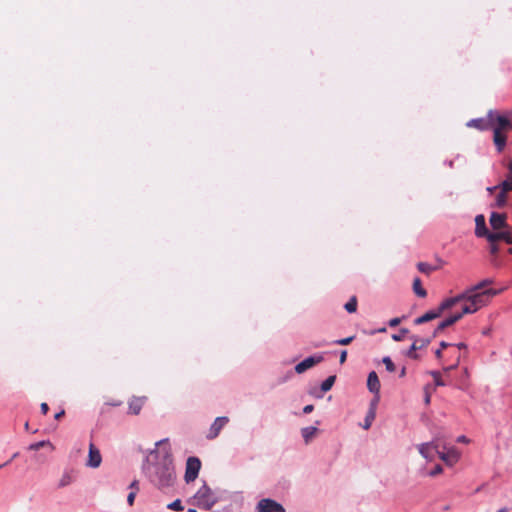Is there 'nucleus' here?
<instances>
[{
    "mask_svg": "<svg viewBox=\"0 0 512 512\" xmlns=\"http://www.w3.org/2000/svg\"><path fill=\"white\" fill-rule=\"evenodd\" d=\"M437 455L449 466L454 465L459 459V453L454 448L449 449L447 452L438 449Z\"/></svg>",
    "mask_w": 512,
    "mask_h": 512,
    "instance_id": "ddd939ff",
    "label": "nucleus"
},
{
    "mask_svg": "<svg viewBox=\"0 0 512 512\" xmlns=\"http://www.w3.org/2000/svg\"><path fill=\"white\" fill-rule=\"evenodd\" d=\"M493 141L496 149L501 152L506 145V135L500 131V128H493Z\"/></svg>",
    "mask_w": 512,
    "mask_h": 512,
    "instance_id": "412c9836",
    "label": "nucleus"
},
{
    "mask_svg": "<svg viewBox=\"0 0 512 512\" xmlns=\"http://www.w3.org/2000/svg\"><path fill=\"white\" fill-rule=\"evenodd\" d=\"M462 294L463 301L470 302L477 311L488 303L484 291L474 290L473 287L466 289Z\"/></svg>",
    "mask_w": 512,
    "mask_h": 512,
    "instance_id": "7ed1b4c3",
    "label": "nucleus"
},
{
    "mask_svg": "<svg viewBox=\"0 0 512 512\" xmlns=\"http://www.w3.org/2000/svg\"><path fill=\"white\" fill-rule=\"evenodd\" d=\"M497 188H498L497 186H494V187H488V188H487V190H488L489 192H491V193H492V192H493L494 190H496Z\"/></svg>",
    "mask_w": 512,
    "mask_h": 512,
    "instance_id": "bf43d9fd",
    "label": "nucleus"
},
{
    "mask_svg": "<svg viewBox=\"0 0 512 512\" xmlns=\"http://www.w3.org/2000/svg\"><path fill=\"white\" fill-rule=\"evenodd\" d=\"M9 463H10V461H7L5 463L0 464V469H2L3 467L7 466Z\"/></svg>",
    "mask_w": 512,
    "mask_h": 512,
    "instance_id": "680f3d73",
    "label": "nucleus"
},
{
    "mask_svg": "<svg viewBox=\"0 0 512 512\" xmlns=\"http://www.w3.org/2000/svg\"><path fill=\"white\" fill-rule=\"evenodd\" d=\"M485 295H486V298L487 300L489 301V299L497 294H499L501 292V290H496V289H486V290H483Z\"/></svg>",
    "mask_w": 512,
    "mask_h": 512,
    "instance_id": "ea45409f",
    "label": "nucleus"
},
{
    "mask_svg": "<svg viewBox=\"0 0 512 512\" xmlns=\"http://www.w3.org/2000/svg\"><path fill=\"white\" fill-rule=\"evenodd\" d=\"M18 455H19V453H18V452L14 453V454L12 455V457H10V460H9V461L11 462L13 459H15L16 457H18Z\"/></svg>",
    "mask_w": 512,
    "mask_h": 512,
    "instance_id": "052dcab7",
    "label": "nucleus"
},
{
    "mask_svg": "<svg viewBox=\"0 0 512 512\" xmlns=\"http://www.w3.org/2000/svg\"><path fill=\"white\" fill-rule=\"evenodd\" d=\"M443 469L441 465H436L429 473L430 476H436L442 473Z\"/></svg>",
    "mask_w": 512,
    "mask_h": 512,
    "instance_id": "37998d69",
    "label": "nucleus"
},
{
    "mask_svg": "<svg viewBox=\"0 0 512 512\" xmlns=\"http://www.w3.org/2000/svg\"><path fill=\"white\" fill-rule=\"evenodd\" d=\"M461 319V314H453L450 317L446 318L445 320L441 321L436 329L433 332L432 338L436 337L440 332H442L445 328L453 325L457 321Z\"/></svg>",
    "mask_w": 512,
    "mask_h": 512,
    "instance_id": "4468645a",
    "label": "nucleus"
},
{
    "mask_svg": "<svg viewBox=\"0 0 512 512\" xmlns=\"http://www.w3.org/2000/svg\"><path fill=\"white\" fill-rule=\"evenodd\" d=\"M451 345H452L451 343H448V342H445V341H441L440 344H439L440 348L435 351V357L437 359H441L442 358L443 349H446L447 347H449Z\"/></svg>",
    "mask_w": 512,
    "mask_h": 512,
    "instance_id": "c9c22d12",
    "label": "nucleus"
},
{
    "mask_svg": "<svg viewBox=\"0 0 512 512\" xmlns=\"http://www.w3.org/2000/svg\"><path fill=\"white\" fill-rule=\"evenodd\" d=\"M463 297L464 296L461 293V294H458L455 297H450V298H447L444 301H442L441 304L438 306V309H439L440 313L442 314L444 311L453 308L458 303L463 302Z\"/></svg>",
    "mask_w": 512,
    "mask_h": 512,
    "instance_id": "dca6fc26",
    "label": "nucleus"
},
{
    "mask_svg": "<svg viewBox=\"0 0 512 512\" xmlns=\"http://www.w3.org/2000/svg\"><path fill=\"white\" fill-rule=\"evenodd\" d=\"M401 322V319L400 318H392L390 321H389V326L390 327H396L400 324Z\"/></svg>",
    "mask_w": 512,
    "mask_h": 512,
    "instance_id": "49530a36",
    "label": "nucleus"
},
{
    "mask_svg": "<svg viewBox=\"0 0 512 512\" xmlns=\"http://www.w3.org/2000/svg\"><path fill=\"white\" fill-rule=\"evenodd\" d=\"M353 339H354V336H350V337L335 340L333 343L337 344V345H348L353 341Z\"/></svg>",
    "mask_w": 512,
    "mask_h": 512,
    "instance_id": "58836bf2",
    "label": "nucleus"
},
{
    "mask_svg": "<svg viewBox=\"0 0 512 512\" xmlns=\"http://www.w3.org/2000/svg\"><path fill=\"white\" fill-rule=\"evenodd\" d=\"M444 264H445V262L442 259H440V258L436 259V265L435 266H439V268H440Z\"/></svg>",
    "mask_w": 512,
    "mask_h": 512,
    "instance_id": "5fc2aeb1",
    "label": "nucleus"
},
{
    "mask_svg": "<svg viewBox=\"0 0 512 512\" xmlns=\"http://www.w3.org/2000/svg\"><path fill=\"white\" fill-rule=\"evenodd\" d=\"M462 303L463 304L461 307V312L457 313V314H461V318L463 317L464 314H472V313L477 312V310L474 308V306L470 302L463 301Z\"/></svg>",
    "mask_w": 512,
    "mask_h": 512,
    "instance_id": "c85d7f7f",
    "label": "nucleus"
},
{
    "mask_svg": "<svg viewBox=\"0 0 512 512\" xmlns=\"http://www.w3.org/2000/svg\"><path fill=\"white\" fill-rule=\"evenodd\" d=\"M459 361H460V358L458 357L457 361L454 364H449V366L444 367L443 370L445 372H450V371L456 369L458 367V365H459Z\"/></svg>",
    "mask_w": 512,
    "mask_h": 512,
    "instance_id": "79ce46f5",
    "label": "nucleus"
},
{
    "mask_svg": "<svg viewBox=\"0 0 512 512\" xmlns=\"http://www.w3.org/2000/svg\"><path fill=\"white\" fill-rule=\"evenodd\" d=\"M40 408H41V412H42L43 414H46V413L48 412V410H49L48 404H47V403H45V402H43V403L41 404Z\"/></svg>",
    "mask_w": 512,
    "mask_h": 512,
    "instance_id": "3c124183",
    "label": "nucleus"
},
{
    "mask_svg": "<svg viewBox=\"0 0 512 512\" xmlns=\"http://www.w3.org/2000/svg\"><path fill=\"white\" fill-rule=\"evenodd\" d=\"M379 400V394L370 402L369 409H373V412L376 413V408Z\"/></svg>",
    "mask_w": 512,
    "mask_h": 512,
    "instance_id": "c03bdc74",
    "label": "nucleus"
},
{
    "mask_svg": "<svg viewBox=\"0 0 512 512\" xmlns=\"http://www.w3.org/2000/svg\"><path fill=\"white\" fill-rule=\"evenodd\" d=\"M382 362L385 365L387 371H389V372H394L395 371L396 367H395L393 361L391 360V358L389 356H385L382 359Z\"/></svg>",
    "mask_w": 512,
    "mask_h": 512,
    "instance_id": "72a5a7b5",
    "label": "nucleus"
},
{
    "mask_svg": "<svg viewBox=\"0 0 512 512\" xmlns=\"http://www.w3.org/2000/svg\"><path fill=\"white\" fill-rule=\"evenodd\" d=\"M194 503L200 509L211 510L217 503V497L211 488L204 483L194 495Z\"/></svg>",
    "mask_w": 512,
    "mask_h": 512,
    "instance_id": "f03ea898",
    "label": "nucleus"
},
{
    "mask_svg": "<svg viewBox=\"0 0 512 512\" xmlns=\"http://www.w3.org/2000/svg\"><path fill=\"white\" fill-rule=\"evenodd\" d=\"M102 462V457L100 451L95 447L93 443L89 445V453H88V461L86 463L87 466L91 468H97L100 466Z\"/></svg>",
    "mask_w": 512,
    "mask_h": 512,
    "instance_id": "f8f14e48",
    "label": "nucleus"
},
{
    "mask_svg": "<svg viewBox=\"0 0 512 512\" xmlns=\"http://www.w3.org/2000/svg\"><path fill=\"white\" fill-rule=\"evenodd\" d=\"M65 414V411L64 410H61L60 412L56 413L54 418L56 420H59L63 415Z\"/></svg>",
    "mask_w": 512,
    "mask_h": 512,
    "instance_id": "603ef678",
    "label": "nucleus"
},
{
    "mask_svg": "<svg viewBox=\"0 0 512 512\" xmlns=\"http://www.w3.org/2000/svg\"><path fill=\"white\" fill-rule=\"evenodd\" d=\"M497 512H507V509L506 508H501Z\"/></svg>",
    "mask_w": 512,
    "mask_h": 512,
    "instance_id": "e2e57ef3",
    "label": "nucleus"
},
{
    "mask_svg": "<svg viewBox=\"0 0 512 512\" xmlns=\"http://www.w3.org/2000/svg\"><path fill=\"white\" fill-rule=\"evenodd\" d=\"M509 252L512 254V248L509 250Z\"/></svg>",
    "mask_w": 512,
    "mask_h": 512,
    "instance_id": "338daca9",
    "label": "nucleus"
},
{
    "mask_svg": "<svg viewBox=\"0 0 512 512\" xmlns=\"http://www.w3.org/2000/svg\"><path fill=\"white\" fill-rule=\"evenodd\" d=\"M318 429L314 426H308L301 429V435L305 443H309L316 435Z\"/></svg>",
    "mask_w": 512,
    "mask_h": 512,
    "instance_id": "b1692460",
    "label": "nucleus"
},
{
    "mask_svg": "<svg viewBox=\"0 0 512 512\" xmlns=\"http://www.w3.org/2000/svg\"><path fill=\"white\" fill-rule=\"evenodd\" d=\"M314 410V406L309 404V405H306L304 408H303V413L304 414H309L311 413L312 411Z\"/></svg>",
    "mask_w": 512,
    "mask_h": 512,
    "instance_id": "de8ad7c7",
    "label": "nucleus"
},
{
    "mask_svg": "<svg viewBox=\"0 0 512 512\" xmlns=\"http://www.w3.org/2000/svg\"><path fill=\"white\" fill-rule=\"evenodd\" d=\"M367 388L371 393L378 395L380 392V381L375 371H371L367 378Z\"/></svg>",
    "mask_w": 512,
    "mask_h": 512,
    "instance_id": "a211bd4d",
    "label": "nucleus"
},
{
    "mask_svg": "<svg viewBox=\"0 0 512 512\" xmlns=\"http://www.w3.org/2000/svg\"><path fill=\"white\" fill-rule=\"evenodd\" d=\"M489 251L492 255H496L499 252V247L496 242H489Z\"/></svg>",
    "mask_w": 512,
    "mask_h": 512,
    "instance_id": "a19ab883",
    "label": "nucleus"
},
{
    "mask_svg": "<svg viewBox=\"0 0 512 512\" xmlns=\"http://www.w3.org/2000/svg\"><path fill=\"white\" fill-rule=\"evenodd\" d=\"M442 314L440 313L438 307L436 309H433V310H430L428 312H426L425 314H423L422 316L416 318L414 320V323L416 325H421L423 323H426V322H429V321H432L436 318H439Z\"/></svg>",
    "mask_w": 512,
    "mask_h": 512,
    "instance_id": "aec40b11",
    "label": "nucleus"
},
{
    "mask_svg": "<svg viewBox=\"0 0 512 512\" xmlns=\"http://www.w3.org/2000/svg\"><path fill=\"white\" fill-rule=\"evenodd\" d=\"M136 493V491H131L127 496V502L130 506L134 504Z\"/></svg>",
    "mask_w": 512,
    "mask_h": 512,
    "instance_id": "a18cd8bd",
    "label": "nucleus"
},
{
    "mask_svg": "<svg viewBox=\"0 0 512 512\" xmlns=\"http://www.w3.org/2000/svg\"><path fill=\"white\" fill-rule=\"evenodd\" d=\"M72 483V476L69 473H64L58 483V487L63 488Z\"/></svg>",
    "mask_w": 512,
    "mask_h": 512,
    "instance_id": "7c9ffc66",
    "label": "nucleus"
},
{
    "mask_svg": "<svg viewBox=\"0 0 512 512\" xmlns=\"http://www.w3.org/2000/svg\"><path fill=\"white\" fill-rule=\"evenodd\" d=\"M439 445L435 442L422 443L418 446L419 453L426 459L431 461L437 454Z\"/></svg>",
    "mask_w": 512,
    "mask_h": 512,
    "instance_id": "9b49d317",
    "label": "nucleus"
},
{
    "mask_svg": "<svg viewBox=\"0 0 512 512\" xmlns=\"http://www.w3.org/2000/svg\"><path fill=\"white\" fill-rule=\"evenodd\" d=\"M228 422L229 418L226 416L217 417L211 424L208 433L206 434V439L213 440L217 438L221 430L227 425Z\"/></svg>",
    "mask_w": 512,
    "mask_h": 512,
    "instance_id": "1a4fd4ad",
    "label": "nucleus"
},
{
    "mask_svg": "<svg viewBox=\"0 0 512 512\" xmlns=\"http://www.w3.org/2000/svg\"><path fill=\"white\" fill-rule=\"evenodd\" d=\"M375 417H376V413L373 412V409H368L365 419H364V423L362 424V428L365 430L370 429L373 421L375 420Z\"/></svg>",
    "mask_w": 512,
    "mask_h": 512,
    "instance_id": "a878e982",
    "label": "nucleus"
},
{
    "mask_svg": "<svg viewBox=\"0 0 512 512\" xmlns=\"http://www.w3.org/2000/svg\"><path fill=\"white\" fill-rule=\"evenodd\" d=\"M129 488L133 489V491L137 492L139 490L138 481L134 480L133 482H131V484L129 485Z\"/></svg>",
    "mask_w": 512,
    "mask_h": 512,
    "instance_id": "09e8293b",
    "label": "nucleus"
},
{
    "mask_svg": "<svg viewBox=\"0 0 512 512\" xmlns=\"http://www.w3.org/2000/svg\"><path fill=\"white\" fill-rule=\"evenodd\" d=\"M410 339L412 340V345L407 350L405 355L410 359L418 360L419 355L416 353V351L427 347L430 344L432 337L420 338L418 336L412 335L410 336Z\"/></svg>",
    "mask_w": 512,
    "mask_h": 512,
    "instance_id": "423d86ee",
    "label": "nucleus"
},
{
    "mask_svg": "<svg viewBox=\"0 0 512 512\" xmlns=\"http://www.w3.org/2000/svg\"><path fill=\"white\" fill-rule=\"evenodd\" d=\"M490 225L493 229L498 230L506 227V216L497 212H492L490 216Z\"/></svg>",
    "mask_w": 512,
    "mask_h": 512,
    "instance_id": "6ab92c4d",
    "label": "nucleus"
},
{
    "mask_svg": "<svg viewBox=\"0 0 512 512\" xmlns=\"http://www.w3.org/2000/svg\"><path fill=\"white\" fill-rule=\"evenodd\" d=\"M323 360L324 357L323 355L320 354L309 356L295 366V372L298 374H302L306 370L312 368L313 366L322 362Z\"/></svg>",
    "mask_w": 512,
    "mask_h": 512,
    "instance_id": "9d476101",
    "label": "nucleus"
},
{
    "mask_svg": "<svg viewBox=\"0 0 512 512\" xmlns=\"http://www.w3.org/2000/svg\"><path fill=\"white\" fill-rule=\"evenodd\" d=\"M346 357H347V351L346 350H342L341 353H340V363H344L346 361Z\"/></svg>",
    "mask_w": 512,
    "mask_h": 512,
    "instance_id": "8fccbe9b",
    "label": "nucleus"
},
{
    "mask_svg": "<svg viewBox=\"0 0 512 512\" xmlns=\"http://www.w3.org/2000/svg\"><path fill=\"white\" fill-rule=\"evenodd\" d=\"M494 122H497L498 126L496 128H500V131L507 128H512V124L510 120L502 115H498L494 112Z\"/></svg>",
    "mask_w": 512,
    "mask_h": 512,
    "instance_id": "5701e85b",
    "label": "nucleus"
},
{
    "mask_svg": "<svg viewBox=\"0 0 512 512\" xmlns=\"http://www.w3.org/2000/svg\"><path fill=\"white\" fill-rule=\"evenodd\" d=\"M144 400V397H133L129 401V411L134 415L139 414L143 407Z\"/></svg>",
    "mask_w": 512,
    "mask_h": 512,
    "instance_id": "4be33fe9",
    "label": "nucleus"
},
{
    "mask_svg": "<svg viewBox=\"0 0 512 512\" xmlns=\"http://www.w3.org/2000/svg\"><path fill=\"white\" fill-rule=\"evenodd\" d=\"M142 471L149 483L158 490L167 492L174 487L177 475L168 439L155 443L142 464Z\"/></svg>",
    "mask_w": 512,
    "mask_h": 512,
    "instance_id": "f257e3e1",
    "label": "nucleus"
},
{
    "mask_svg": "<svg viewBox=\"0 0 512 512\" xmlns=\"http://www.w3.org/2000/svg\"><path fill=\"white\" fill-rule=\"evenodd\" d=\"M488 242H497L499 240H504L508 244H512V236L508 231H500V232H490L486 236Z\"/></svg>",
    "mask_w": 512,
    "mask_h": 512,
    "instance_id": "2eb2a0df",
    "label": "nucleus"
},
{
    "mask_svg": "<svg viewBox=\"0 0 512 512\" xmlns=\"http://www.w3.org/2000/svg\"><path fill=\"white\" fill-rule=\"evenodd\" d=\"M494 124V112L490 110L486 118L471 119L466 123L467 127L476 128L478 130H487Z\"/></svg>",
    "mask_w": 512,
    "mask_h": 512,
    "instance_id": "6e6552de",
    "label": "nucleus"
},
{
    "mask_svg": "<svg viewBox=\"0 0 512 512\" xmlns=\"http://www.w3.org/2000/svg\"><path fill=\"white\" fill-rule=\"evenodd\" d=\"M425 403L426 404L430 403V395L428 393H426V395H425Z\"/></svg>",
    "mask_w": 512,
    "mask_h": 512,
    "instance_id": "13d9d810",
    "label": "nucleus"
},
{
    "mask_svg": "<svg viewBox=\"0 0 512 512\" xmlns=\"http://www.w3.org/2000/svg\"><path fill=\"white\" fill-rule=\"evenodd\" d=\"M201 469V461L198 457L190 456L186 461L184 479L186 483L193 482L199 474Z\"/></svg>",
    "mask_w": 512,
    "mask_h": 512,
    "instance_id": "39448f33",
    "label": "nucleus"
},
{
    "mask_svg": "<svg viewBox=\"0 0 512 512\" xmlns=\"http://www.w3.org/2000/svg\"><path fill=\"white\" fill-rule=\"evenodd\" d=\"M475 235L477 237H485L488 235L489 230L486 227L485 217L481 214L475 217Z\"/></svg>",
    "mask_w": 512,
    "mask_h": 512,
    "instance_id": "f3484780",
    "label": "nucleus"
},
{
    "mask_svg": "<svg viewBox=\"0 0 512 512\" xmlns=\"http://www.w3.org/2000/svg\"><path fill=\"white\" fill-rule=\"evenodd\" d=\"M348 313H354L357 310V299L355 296L351 297L344 306Z\"/></svg>",
    "mask_w": 512,
    "mask_h": 512,
    "instance_id": "c756f323",
    "label": "nucleus"
},
{
    "mask_svg": "<svg viewBox=\"0 0 512 512\" xmlns=\"http://www.w3.org/2000/svg\"><path fill=\"white\" fill-rule=\"evenodd\" d=\"M167 508L173 511H182L184 509L180 499H176L167 505Z\"/></svg>",
    "mask_w": 512,
    "mask_h": 512,
    "instance_id": "2f4dec72",
    "label": "nucleus"
},
{
    "mask_svg": "<svg viewBox=\"0 0 512 512\" xmlns=\"http://www.w3.org/2000/svg\"><path fill=\"white\" fill-rule=\"evenodd\" d=\"M492 283H493V280L490 278H487L472 287L474 288V290L483 291L486 286H488Z\"/></svg>",
    "mask_w": 512,
    "mask_h": 512,
    "instance_id": "473e14b6",
    "label": "nucleus"
},
{
    "mask_svg": "<svg viewBox=\"0 0 512 512\" xmlns=\"http://www.w3.org/2000/svg\"><path fill=\"white\" fill-rule=\"evenodd\" d=\"M408 332H409L408 329L402 328V329H400L398 334H393L392 335V339L394 341H402L404 339V337L406 336V334H408Z\"/></svg>",
    "mask_w": 512,
    "mask_h": 512,
    "instance_id": "4c0bfd02",
    "label": "nucleus"
},
{
    "mask_svg": "<svg viewBox=\"0 0 512 512\" xmlns=\"http://www.w3.org/2000/svg\"><path fill=\"white\" fill-rule=\"evenodd\" d=\"M417 268L421 273L430 274L432 271L438 270L439 266H434L426 262H419Z\"/></svg>",
    "mask_w": 512,
    "mask_h": 512,
    "instance_id": "bb28decb",
    "label": "nucleus"
},
{
    "mask_svg": "<svg viewBox=\"0 0 512 512\" xmlns=\"http://www.w3.org/2000/svg\"><path fill=\"white\" fill-rule=\"evenodd\" d=\"M413 291L414 293L421 298H424L427 295L426 290L421 285L420 278H415L413 281Z\"/></svg>",
    "mask_w": 512,
    "mask_h": 512,
    "instance_id": "393cba45",
    "label": "nucleus"
},
{
    "mask_svg": "<svg viewBox=\"0 0 512 512\" xmlns=\"http://www.w3.org/2000/svg\"><path fill=\"white\" fill-rule=\"evenodd\" d=\"M256 512H286L283 505L271 498L261 499L256 505Z\"/></svg>",
    "mask_w": 512,
    "mask_h": 512,
    "instance_id": "0eeeda50",
    "label": "nucleus"
},
{
    "mask_svg": "<svg viewBox=\"0 0 512 512\" xmlns=\"http://www.w3.org/2000/svg\"><path fill=\"white\" fill-rule=\"evenodd\" d=\"M456 347L458 349H466L467 348L466 344L463 343V342H460V343L456 344Z\"/></svg>",
    "mask_w": 512,
    "mask_h": 512,
    "instance_id": "6e6d98bb",
    "label": "nucleus"
},
{
    "mask_svg": "<svg viewBox=\"0 0 512 512\" xmlns=\"http://www.w3.org/2000/svg\"><path fill=\"white\" fill-rule=\"evenodd\" d=\"M429 374L434 378L436 386H444L445 385L444 381L441 379L440 372L430 371Z\"/></svg>",
    "mask_w": 512,
    "mask_h": 512,
    "instance_id": "e433bc0d",
    "label": "nucleus"
},
{
    "mask_svg": "<svg viewBox=\"0 0 512 512\" xmlns=\"http://www.w3.org/2000/svg\"><path fill=\"white\" fill-rule=\"evenodd\" d=\"M335 380H336L335 375H331L328 378H326L321 384V392L325 393V392L329 391L332 388V386L334 385Z\"/></svg>",
    "mask_w": 512,
    "mask_h": 512,
    "instance_id": "cd10ccee",
    "label": "nucleus"
},
{
    "mask_svg": "<svg viewBox=\"0 0 512 512\" xmlns=\"http://www.w3.org/2000/svg\"><path fill=\"white\" fill-rule=\"evenodd\" d=\"M405 374H406V368H405V367H403V368L401 369V371H400L399 376H400V377H404V376H405Z\"/></svg>",
    "mask_w": 512,
    "mask_h": 512,
    "instance_id": "4d7b16f0",
    "label": "nucleus"
},
{
    "mask_svg": "<svg viewBox=\"0 0 512 512\" xmlns=\"http://www.w3.org/2000/svg\"><path fill=\"white\" fill-rule=\"evenodd\" d=\"M187 512H197V510H196V509H193V508H190V509H188V511H187Z\"/></svg>",
    "mask_w": 512,
    "mask_h": 512,
    "instance_id": "0e129e2a",
    "label": "nucleus"
},
{
    "mask_svg": "<svg viewBox=\"0 0 512 512\" xmlns=\"http://www.w3.org/2000/svg\"><path fill=\"white\" fill-rule=\"evenodd\" d=\"M457 441L458 442H461V443H467L468 442V439L465 437V436H459L457 438Z\"/></svg>",
    "mask_w": 512,
    "mask_h": 512,
    "instance_id": "864d4df0",
    "label": "nucleus"
},
{
    "mask_svg": "<svg viewBox=\"0 0 512 512\" xmlns=\"http://www.w3.org/2000/svg\"><path fill=\"white\" fill-rule=\"evenodd\" d=\"M46 445H51L50 441L42 440V441H39V442H36V443H32L29 446V450L37 451V450H39L40 448H42V447H44Z\"/></svg>",
    "mask_w": 512,
    "mask_h": 512,
    "instance_id": "f704fd0d",
    "label": "nucleus"
},
{
    "mask_svg": "<svg viewBox=\"0 0 512 512\" xmlns=\"http://www.w3.org/2000/svg\"><path fill=\"white\" fill-rule=\"evenodd\" d=\"M508 163L509 174L507 176V179L500 184L501 190L495 199V206H497L498 208H502L505 206L507 200L506 194L508 191L512 190V162Z\"/></svg>",
    "mask_w": 512,
    "mask_h": 512,
    "instance_id": "20e7f679",
    "label": "nucleus"
},
{
    "mask_svg": "<svg viewBox=\"0 0 512 512\" xmlns=\"http://www.w3.org/2000/svg\"><path fill=\"white\" fill-rule=\"evenodd\" d=\"M28 427H29V425H28V422H27V423L25 424V429H26V430H28Z\"/></svg>",
    "mask_w": 512,
    "mask_h": 512,
    "instance_id": "69168bd1",
    "label": "nucleus"
}]
</instances>
